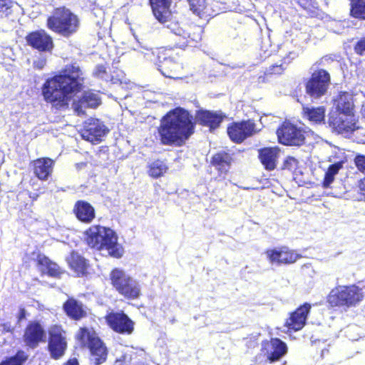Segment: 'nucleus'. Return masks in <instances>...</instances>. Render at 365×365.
Returning a JSON list of instances; mask_svg holds the SVG:
<instances>
[{
  "label": "nucleus",
  "mask_w": 365,
  "mask_h": 365,
  "mask_svg": "<svg viewBox=\"0 0 365 365\" xmlns=\"http://www.w3.org/2000/svg\"><path fill=\"white\" fill-rule=\"evenodd\" d=\"M83 75L78 66H67L61 74L44 83L42 94L45 101L56 109L67 108L72 94L79 91L82 86Z\"/></svg>",
  "instance_id": "nucleus-1"
},
{
  "label": "nucleus",
  "mask_w": 365,
  "mask_h": 365,
  "mask_svg": "<svg viewBox=\"0 0 365 365\" xmlns=\"http://www.w3.org/2000/svg\"><path fill=\"white\" fill-rule=\"evenodd\" d=\"M192 117L181 108L168 113L158 128L160 142L165 145H181L192 134Z\"/></svg>",
  "instance_id": "nucleus-2"
},
{
  "label": "nucleus",
  "mask_w": 365,
  "mask_h": 365,
  "mask_svg": "<svg viewBox=\"0 0 365 365\" xmlns=\"http://www.w3.org/2000/svg\"><path fill=\"white\" fill-rule=\"evenodd\" d=\"M150 1L155 17L159 22L167 24L165 26L174 34V40L178 47L195 46L201 40L202 30L200 26L185 25L182 27L178 22L170 21L171 0H150Z\"/></svg>",
  "instance_id": "nucleus-3"
},
{
  "label": "nucleus",
  "mask_w": 365,
  "mask_h": 365,
  "mask_svg": "<svg viewBox=\"0 0 365 365\" xmlns=\"http://www.w3.org/2000/svg\"><path fill=\"white\" fill-rule=\"evenodd\" d=\"M85 235L86 241L91 248L106 251L108 255L115 258L122 257L123 249L118 243V237L111 229L94 225L86 230Z\"/></svg>",
  "instance_id": "nucleus-4"
},
{
  "label": "nucleus",
  "mask_w": 365,
  "mask_h": 365,
  "mask_svg": "<svg viewBox=\"0 0 365 365\" xmlns=\"http://www.w3.org/2000/svg\"><path fill=\"white\" fill-rule=\"evenodd\" d=\"M79 24L78 16L64 6L55 9L47 19L48 29L65 37L76 33Z\"/></svg>",
  "instance_id": "nucleus-5"
},
{
  "label": "nucleus",
  "mask_w": 365,
  "mask_h": 365,
  "mask_svg": "<svg viewBox=\"0 0 365 365\" xmlns=\"http://www.w3.org/2000/svg\"><path fill=\"white\" fill-rule=\"evenodd\" d=\"M110 277L112 285L120 294L128 299H135L140 297L141 287L139 282L123 270L115 268Z\"/></svg>",
  "instance_id": "nucleus-6"
},
{
  "label": "nucleus",
  "mask_w": 365,
  "mask_h": 365,
  "mask_svg": "<svg viewBox=\"0 0 365 365\" xmlns=\"http://www.w3.org/2000/svg\"><path fill=\"white\" fill-rule=\"evenodd\" d=\"M365 292L355 285L338 286L333 289L329 296L328 302L332 306H356L360 302Z\"/></svg>",
  "instance_id": "nucleus-7"
},
{
  "label": "nucleus",
  "mask_w": 365,
  "mask_h": 365,
  "mask_svg": "<svg viewBox=\"0 0 365 365\" xmlns=\"http://www.w3.org/2000/svg\"><path fill=\"white\" fill-rule=\"evenodd\" d=\"M77 339L83 346H87L92 354L91 361L95 365L105 361L107 356L106 348L92 329L81 328L76 335Z\"/></svg>",
  "instance_id": "nucleus-8"
},
{
  "label": "nucleus",
  "mask_w": 365,
  "mask_h": 365,
  "mask_svg": "<svg viewBox=\"0 0 365 365\" xmlns=\"http://www.w3.org/2000/svg\"><path fill=\"white\" fill-rule=\"evenodd\" d=\"M329 83L330 76L327 71L324 69L315 71L307 83V93L312 99H318L326 93Z\"/></svg>",
  "instance_id": "nucleus-9"
},
{
  "label": "nucleus",
  "mask_w": 365,
  "mask_h": 365,
  "mask_svg": "<svg viewBox=\"0 0 365 365\" xmlns=\"http://www.w3.org/2000/svg\"><path fill=\"white\" fill-rule=\"evenodd\" d=\"M305 132L296 125L285 122L277 131L279 142L286 145H301L304 143Z\"/></svg>",
  "instance_id": "nucleus-10"
},
{
  "label": "nucleus",
  "mask_w": 365,
  "mask_h": 365,
  "mask_svg": "<svg viewBox=\"0 0 365 365\" xmlns=\"http://www.w3.org/2000/svg\"><path fill=\"white\" fill-rule=\"evenodd\" d=\"M329 124L334 131L343 135H348L359 128L354 114L343 113H331Z\"/></svg>",
  "instance_id": "nucleus-11"
},
{
  "label": "nucleus",
  "mask_w": 365,
  "mask_h": 365,
  "mask_svg": "<svg viewBox=\"0 0 365 365\" xmlns=\"http://www.w3.org/2000/svg\"><path fill=\"white\" fill-rule=\"evenodd\" d=\"M287 351L284 342L277 338L272 339L270 341H263L262 344L261 354L257 356V361L259 363L263 360L260 359L261 355L265 358V361L274 362L279 360Z\"/></svg>",
  "instance_id": "nucleus-12"
},
{
  "label": "nucleus",
  "mask_w": 365,
  "mask_h": 365,
  "mask_svg": "<svg viewBox=\"0 0 365 365\" xmlns=\"http://www.w3.org/2000/svg\"><path fill=\"white\" fill-rule=\"evenodd\" d=\"M106 320L110 329L118 334L130 335L134 331V322L122 311L109 313Z\"/></svg>",
  "instance_id": "nucleus-13"
},
{
  "label": "nucleus",
  "mask_w": 365,
  "mask_h": 365,
  "mask_svg": "<svg viewBox=\"0 0 365 365\" xmlns=\"http://www.w3.org/2000/svg\"><path fill=\"white\" fill-rule=\"evenodd\" d=\"M264 255L271 264L277 266L292 264L301 257L300 255L286 247L267 250Z\"/></svg>",
  "instance_id": "nucleus-14"
},
{
  "label": "nucleus",
  "mask_w": 365,
  "mask_h": 365,
  "mask_svg": "<svg viewBox=\"0 0 365 365\" xmlns=\"http://www.w3.org/2000/svg\"><path fill=\"white\" fill-rule=\"evenodd\" d=\"M255 132V124L252 120L232 123L227 128V134L230 138L237 143H242Z\"/></svg>",
  "instance_id": "nucleus-15"
},
{
  "label": "nucleus",
  "mask_w": 365,
  "mask_h": 365,
  "mask_svg": "<svg viewBox=\"0 0 365 365\" xmlns=\"http://www.w3.org/2000/svg\"><path fill=\"white\" fill-rule=\"evenodd\" d=\"M107 132L108 129L103 122L96 118H90L84 123L81 136L83 139L95 143L101 141Z\"/></svg>",
  "instance_id": "nucleus-16"
},
{
  "label": "nucleus",
  "mask_w": 365,
  "mask_h": 365,
  "mask_svg": "<svg viewBox=\"0 0 365 365\" xmlns=\"http://www.w3.org/2000/svg\"><path fill=\"white\" fill-rule=\"evenodd\" d=\"M158 70L167 78H177V76L182 66L179 62L175 61L173 58L167 56L164 51H158V61L156 63Z\"/></svg>",
  "instance_id": "nucleus-17"
},
{
  "label": "nucleus",
  "mask_w": 365,
  "mask_h": 365,
  "mask_svg": "<svg viewBox=\"0 0 365 365\" xmlns=\"http://www.w3.org/2000/svg\"><path fill=\"white\" fill-rule=\"evenodd\" d=\"M48 348L53 358L58 359L62 356L66 349V341L63 336L64 331L58 326L53 327L50 331Z\"/></svg>",
  "instance_id": "nucleus-18"
},
{
  "label": "nucleus",
  "mask_w": 365,
  "mask_h": 365,
  "mask_svg": "<svg viewBox=\"0 0 365 365\" xmlns=\"http://www.w3.org/2000/svg\"><path fill=\"white\" fill-rule=\"evenodd\" d=\"M28 44L41 51H50L53 47L52 38L44 31H37L26 36Z\"/></svg>",
  "instance_id": "nucleus-19"
},
{
  "label": "nucleus",
  "mask_w": 365,
  "mask_h": 365,
  "mask_svg": "<svg viewBox=\"0 0 365 365\" xmlns=\"http://www.w3.org/2000/svg\"><path fill=\"white\" fill-rule=\"evenodd\" d=\"M311 305L305 303L299 307L296 311L292 312L290 317L286 322V326L294 331L302 329L305 324L308 314L309 313Z\"/></svg>",
  "instance_id": "nucleus-20"
},
{
  "label": "nucleus",
  "mask_w": 365,
  "mask_h": 365,
  "mask_svg": "<svg viewBox=\"0 0 365 365\" xmlns=\"http://www.w3.org/2000/svg\"><path fill=\"white\" fill-rule=\"evenodd\" d=\"M232 161V155L222 150L213 155L211 165L217 170L219 177L225 178L231 168Z\"/></svg>",
  "instance_id": "nucleus-21"
},
{
  "label": "nucleus",
  "mask_w": 365,
  "mask_h": 365,
  "mask_svg": "<svg viewBox=\"0 0 365 365\" xmlns=\"http://www.w3.org/2000/svg\"><path fill=\"white\" fill-rule=\"evenodd\" d=\"M225 115L221 112H212L209 110H200L197 112L196 119L202 125L215 129L217 128L222 121Z\"/></svg>",
  "instance_id": "nucleus-22"
},
{
  "label": "nucleus",
  "mask_w": 365,
  "mask_h": 365,
  "mask_svg": "<svg viewBox=\"0 0 365 365\" xmlns=\"http://www.w3.org/2000/svg\"><path fill=\"white\" fill-rule=\"evenodd\" d=\"M335 111L331 113H343L344 114H354V102L352 95L348 92H341L334 99Z\"/></svg>",
  "instance_id": "nucleus-23"
},
{
  "label": "nucleus",
  "mask_w": 365,
  "mask_h": 365,
  "mask_svg": "<svg viewBox=\"0 0 365 365\" xmlns=\"http://www.w3.org/2000/svg\"><path fill=\"white\" fill-rule=\"evenodd\" d=\"M45 335L44 330L37 322H32L28 325L24 334L26 344L31 346H36Z\"/></svg>",
  "instance_id": "nucleus-24"
},
{
  "label": "nucleus",
  "mask_w": 365,
  "mask_h": 365,
  "mask_svg": "<svg viewBox=\"0 0 365 365\" xmlns=\"http://www.w3.org/2000/svg\"><path fill=\"white\" fill-rule=\"evenodd\" d=\"M100 104V98L97 93L91 91L84 92L83 96L80 98L78 103H73L75 111L78 115L85 113L84 108H96Z\"/></svg>",
  "instance_id": "nucleus-25"
},
{
  "label": "nucleus",
  "mask_w": 365,
  "mask_h": 365,
  "mask_svg": "<svg viewBox=\"0 0 365 365\" xmlns=\"http://www.w3.org/2000/svg\"><path fill=\"white\" fill-rule=\"evenodd\" d=\"M54 161L48 158H38L34 161V171L36 176L41 180H47L53 172Z\"/></svg>",
  "instance_id": "nucleus-26"
},
{
  "label": "nucleus",
  "mask_w": 365,
  "mask_h": 365,
  "mask_svg": "<svg viewBox=\"0 0 365 365\" xmlns=\"http://www.w3.org/2000/svg\"><path fill=\"white\" fill-rule=\"evenodd\" d=\"M279 150L277 148H264L259 150V158L267 170L276 168Z\"/></svg>",
  "instance_id": "nucleus-27"
},
{
  "label": "nucleus",
  "mask_w": 365,
  "mask_h": 365,
  "mask_svg": "<svg viewBox=\"0 0 365 365\" xmlns=\"http://www.w3.org/2000/svg\"><path fill=\"white\" fill-rule=\"evenodd\" d=\"M74 212L79 220L86 223L91 222L95 217V210L93 206L82 200L76 203Z\"/></svg>",
  "instance_id": "nucleus-28"
},
{
  "label": "nucleus",
  "mask_w": 365,
  "mask_h": 365,
  "mask_svg": "<svg viewBox=\"0 0 365 365\" xmlns=\"http://www.w3.org/2000/svg\"><path fill=\"white\" fill-rule=\"evenodd\" d=\"M63 309L66 314L76 320H78L86 316V311L82 303L71 298L63 304Z\"/></svg>",
  "instance_id": "nucleus-29"
},
{
  "label": "nucleus",
  "mask_w": 365,
  "mask_h": 365,
  "mask_svg": "<svg viewBox=\"0 0 365 365\" xmlns=\"http://www.w3.org/2000/svg\"><path fill=\"white\" fill-rule=\"evenodd\" d=\"M189 7L192 12L200 19L212 16L213 12L207 6L205 0H187Z\"/></svg>",
  "instance_id": "nucleus-30"
},
{
  "label": "nucleus",
  "mask_w": 365,
  "mask_h": 365,
  "mask_svg": "<svg viewBox=\"0 0 365 365\" xmlns=\"http://www.w3.org/2000/svg\"><path fill=\"white\" fill-rule=\"evenodd\" d=\"M70 267L74 271L77 276H83L86 274L87 269V262L86 259L78 253L72 252L67 259Z\"/></svg>",
  "instance_id": "nucleus-31"
},
{
  "label": "nucleus",
  "mask_w": 365,
  "mask_h": 365,
  "mask_svg": "<svg viewBox=\"0 0 365 365\" xmlns=\"http://www.w3.org/2000/svg\"><path fill=\"white\" fill-rule=\"evenodd\" d=\"M303 111L304 115L312 122L319 123L324 120L325 108L323 106L317 108L304 107Z\"/></svg>",
  "instance_id": "nucleus-32"
},
{
  "label": "nucleus",
  "mask_w": 365,
  "mask_h": 365,
  "mask_svg": "<svg viewBox=\"0 0 365 365\" xmlns=\"http://www.w3.org/2000/svg\"><path fill=\"white\" fill-rule=\"evenodd\" d=\"M38 263L42 267L41 271L51 277H58L61 273L58 265L46 257H39Z\"/></svg>",
  "instance_id": "nucleus-33"
},
{
  "label": "nucleus",
  "mask_w": 365,
  "mask_h": 365,
  "mask_svg": "<svg viewBox=\"0 0 365 365\" xmlns=\"http://www.w3.org/2000/svg\"><path fill=\"white\" fill-rule=\"evenodd\" d=\"M342 162H338L329 165L325 173L324 179L322 182V185L324 187L327 188L330 187L331 184L334 180L335 175L342 168Z\"/></svg>",
  "instance_id": "nucleus-34"
},
{
  "label": "nucleus",
  "mask_w": 365,
  "mask_h": 365,
  "mask_svg": "<svg viewBox=\"0 0 365 365\" xmlns=\"http://www.w3.org/2000/svg\"><path fill=\"white\" fill-rule=\"evenodd\" d=\"M351 14L355 18L365 19V0H351Z\"/></svg>",
  "instance_id": "nucleus-35"
},
{
  "label": "nucleus",
  "mask_w": 365,
  "mask_h": 365,
  "mask_svg": "<svg viewBox=\"0 0 365 365\" xmlns=\"http://www.w3.org/2000/svg\"><path fill=\"white\" fill-rule=\"evenodd\" d=\"M168 170L166 164L161 160H156L149 165V175L153 178H159L163 175Z\"/></svg>",
  "instance_id": "nucleus-36"
},
{
  "label": "nucleus",
  "mask_w": 365,
  "mask_h": 365,
  "mask_svg": "<svg viewBox=\"0 0 365 365\" xmlns=\"http://www.w3.org/2000/svg\"><path fill=\"white\" fill-rule=\"evenodd\" d=\"M27 356L24 352L19 351L14 356L9 357L0 363V365H22Z\"/></svg>",
  "instance_id": "nucleus-37"
},
{
  "label": "nucleus",
  "mask_w": 365,
  "mask_h": 365,
  "mask_svg": "<svg viewBox=\"0 0 365 365\" xmlns=\"http://www.w3.org/2000/svg\"><path fill=\"white\" fill-rule=\"evenodd\" d=\"M93 76L98 78H101L106 81H110L113 83H115V79L113 77H110V76L107 73L106 68L103 65H98L94 71Z\"/></svg>",
  "instance_id": "nucleus-38"
},
{
  "label": "nucleus",
  "mask_w": 365,
  "mask_h": 365,
  "mask_svg": "<svg viewBox=\"0 0 365 365\" xmlns=\"http://www.w3.org/2000/svg\"><path fill=\"white\" fill-rule=\"evenodd\" d=\"M284 61H285V59ZM287 63L284 61L280 64L272 65L269 68L267 69L265 72L266 75L281 74L285 69L284 64Z\"/></svg>",
  "instance_id": "nucleus-39"
},
{
  "label": "nucleus",
  "mask_w": 365,
  "mask_h": 365,
  "mask_svg": "<svg viewBox=\"0 0 365 365\" xmlns=\"http://www.w3.org/2000/svg\"><path fill=\"white\" fill-rule=\"evenodd\" d=\"M354 162L357 169L362 173L365 177V155H359L356 156Z\"/></svg>",
  "instance_id": "nucleus-40"
},
{
  "label": "nucleus",
  "mask_w": 365,
  "mask_h": 365,
  "mask_svg": "<svg viewBox=\"0 0 365 365\" xmlns=\"http://www.w3.org/2000/svg\"><path fill=\"white\" fill-rule=\"evenodd\" d=\"M298 161L293 157H287L284 160V166L285 168L292 170L297 168Z\"/></svg>",
  "instance_id": "nucleus-41"
},
{
  "label": "nucleus",
  "mask_w": 365,
  "mask_h": 365,
  "mask_svg": "<svg viewBox=\"0 0 365 365\" xmlns=\"http://www.w3.org/2000/svg\"><path fill=\"white\" fill-rule=\"evenodd\" d=\"M355 52L359 55H365V38L359 41L354 47Z\"/></svg>",
  "instance_id": "nucleus-42"
},
{
  "label": "nucleus",
  "mask_w": 365,
  "mask_h": 365,
  "mask_svg": "<svg viewBox=\"0 0 365 365\" xmlns=\"http://www.w3.org/2000/svg\"><path fill=\"white\" fill-rule=\"evenodd\" d=\"M139 51L144 55L147 59L152 60V56H154V52L150 51L148 48H142Z\"/></svg>",
  "instance_id": "nucleus-43"
},
{
  "label": "nucleus",
  "mask_w": 365,
  "mask_h": 365,
  "mask_svg": "<svg viewBox=\"0 0 365 365\" xmlns=\"http://www.w3.org/2000/svg\"><path fill=\"white\" fill-rule=\"evenodd\" d=\"M10 0H0V11H4L10 8Z\"/></svg>",
  "instance_id": "nucleus-44"
},
{
  "label": "nucleus",
  "mask_w": 365,
  "mask_h": 365,
  "mask_svg": "<svg viewBox=\"0 0 365 365\" xmlns=\"http://www.w3.org/2000/svg\"><path fill=\"white\" fill-rule=\"evenodd\" d=\"M34 66L35 67L41 69L43 68V66L46 64V61L44 59H39L38 61H34Z\"/></svg>",
  "instance_id": "nucleus-45"
},
{
  "label": "nucleus",
  "mask_w": 365,
  "mask_h": 365,
  "mask_svg": "<svg viewBox=\"0 0 365 365\" xmlns=\"http://www.w3.org/2000/svg\"><path fill=\"white\" fill-rule=\"evenodd\" d=\"M64 365H79L78 361L76 359H72L68 360Z\"/></svg>",
  "instance_id": "nucleus-46"
},
{
  "label": "nucleus",
  "mask_w": 365,
  "mask_h": 365,
  "mask_svg": "<svg viewBox=\"0 0 365 365\" xmlns=\"http://www.w3.org/2000/svg\"><path fill=\"white\" fill-rule=\"evenodd\" d=\"M25 318V310L21 309L19 314V320H21Z\"/></svg>",
  "instance_id": "nucleus-47"
},
{
  "label": "nucleus",
  "mask_w": 365,
  "mask_h": 365,
  "mask_svg": "<svg viewBox=\"0 0 365 365\" xmlns=\"http://www.w3.org/2000/svg\"><path fill=\"white\" fill-rule=\"evenodd\" d=\"M38 197V194L36 193H30L29 197L31 198L33 200H36Z\"/></svg>",
  "instance_id": "nucleus-48"
},
{
  "label": "nucleus",
  "mask_w": 365,
  "mask_h": 365,
  "mask_svg": "<svg viewBox=\"0 0 365 365\" xmlns=\"http://www.w3.org/2000/svg\"><path fill=\"white\" fill-rule=\"evenodd\" d=\"M361 114L362 116L365 118V106H363V108L361 110Z\"/></svg>",
  "instance_id": "nucleus-49"
}]
</instances>
